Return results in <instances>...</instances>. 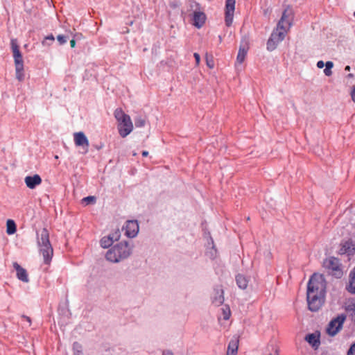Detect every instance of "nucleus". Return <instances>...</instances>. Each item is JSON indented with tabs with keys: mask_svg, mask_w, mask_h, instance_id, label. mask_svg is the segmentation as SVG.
Masks as SVG:
<instances>
[{
	"mask_svg": "<svg viewBox=\"0 0 355 355\" xmlns=\"http://www.w3.org/2000/svg\"><path fill=\"white\" fill-rule=\"evenodd\" d=\"M325 282L323 276L313 274L307 286V302L311 311H318L324 301Z\"/></svg>",
	"mask_w": 355,
	"mask_h": 355,
	"instance_id": "f257e3e1",
	"label": "nucleus"
},
{
	"mask_svg": "<svg viewBox=\"0 0 355 355\" xmlns=\"http://www.w3.org/2000/svg\"><path fill=\"white\" fill-rule=\"evenodd\" d=\"M293 12L291 9H285L277 25V28L272 31L267 42V49L268 51H272L275 50L278 44L284 39L291 26Z\"/></svg>",
	"mask_w": 355,
	"mask_h": 355,
	"instance_id": "f03ea898",
	"label": "nucleus"
},
{
	"mask_svg": "<svg viewBox=\"0 0 355 355\" xmlns=\"http://www.w3.org/2000/svg\"><path fill=\"white\" fill-rule=\"evenodd\" d=\"M114 117L116 120L117 130L119 135L125 138L133 130V124L129 115L126 114L121 108L114 111Z\"/></svg>",
	"mask_w": 355,
	"mask_h": 355,
	"instance_id": "7ed1b4c3",
	"label": "nucleus"
},
{
	"mask_svg": "<svg viewBox=\"0 0 355 355\" xmlns=\"http://www.w3.org/2000/svg\"><path fill=\"white\" fill-rule=\"evenodd\" d=\"M37 243L44 263L49 264L51 261L53 250L49 241V232L46 228H43L38 234Z\"/></svg>",
	"mask_w": 355,
	"mask_h": 355,
	"instance_id": "20e7f679",
	"label": "nucleus"
},
{
	"mask_svg": "<svg viewBox=\"0 0 355 355\" xmlns=\"http://www.w3.org/2000/svg\"><path fill=\"white\" fill-rule=\"evenodd\" d=\"M10 44L15 62L16 78L19 81H22L24 78L22 55L19 51V47L16 39H12Z\"/></svg>",
	"mask_w": 355,
	"mask_h": 355,
	"instance_id": "39448f33",
	"label": "nucleus"
},
{
	"mask_svg": "<svg viewBox=\"0 0 355 355\" xmlns=\"http://www.w3.org/2000/svg\"><path fill=\"white\" fill-rule=\"evenodd\" d=\"M133 245L128 241H121L116 244L112 248V254L114 259L112 262H119L127 259L132 253Z\"/></svg>",
	"mask_w": 355,
	"mask_h": 355,
	"instance_id": "423d86ee",
	"label": "nucleus"
},
{
	"mask_svg": "<svg viewBox=\"0 0 355 355\" xmlns=\"http://www.w3.org/2000/svg\"><path fill=\"white\" fill-rule=\"evenodd\" d=\"M323 266L329 270V272L336 277L343 275L339 260L335 257H329L324 261Z\"/></svg>",
	"mask_w": 355,
	"mask_h": 355,
	"instance_id": "0eeeda50",
	"label": "nucleus"
},
{
	"mask_svg": "<svg viewBox=\"0 0 355 355\" xmlns=\"http://www.w3.org/2000/svg\"><path fill=\"white\" fill-rule=\"evenodd\" d=\"M344 315H338L336 318L333 319L327 326V333L331 336H335L341 329L343 322L345 320Z\"/></svg>",
	"mask_w": 355,
	"mask_h": 355,
	"instance_id": "6e6552de",
	"label": "nucleus"
},
{
	"mask_svg": "<svg viewBox=\"0 0 355 355\" xmlns=\"http://www.w3.org/2000/svg\"><path fill=\"white\" fill-rule=\"evenodd\" d=\"M236 0H226L225 1V24L230 26L233 21Z\"/></svg>",
	"mask_w": 355,
	"mask_h": 355,
	"instance_id": "1a4fd4ad",
	"label": "nucleus"
},
{
	"mask_svg": "<svg viewBox=\"0 0 355 355\" xmlns=\"http://www.w3.org/2000/svg\"><path fill=\"white\" fill-rule=\"evenodd\" d=\"M123 231L125 232V235L129 238L135 237L139 232V225L137 220H128L125 225L123 227Z\"/></svg>",
	"mask_w": 355,
	"mask_h": 355,
	"instance_id": "9d476101",
	"label": "nucleus"
},
{
	"mask_svg": "<svg viewBox=\"0 0 355 355\" xmlns=\"http://www.w3.org/2000/svg\"><path fill=\"white\" fill-rule=\"evenodd\" d=\"M73 139L76 146H82L87 151L89 143V140L83 132H78L73 134Z\"/></svg>",
	"mask_w": 355,
	"mask_h": 355,
	"instance_id": "9b49d317",
	"label": "nucleus"
},
{
	"mask_svg": "<svg viewBox=\"0 0 355 355\" xmlns=\"http://www.w3.org/2000/svg\"><path fill=\"white\" fill-rule=\"evenodd\" d=\"M24 182L28 188L33 189L42 183V178L39 175L35 174L33 176H26Z\"/></svg>",
	"mask_w": 355,
	"mask_h": 355,
	"instance_id": "f8f14e48",
	"label": "nucleus"
},
{
	"mask_svg": "<svg viewBox=\"0 0 355 355\" xmlns=\"http://www.w3.org/2000/svg\"><path fill=\"white\" fill-rule=\"evenodd\" d=\"M206 20L205 14L201 11H195L193 16V25L197 28L202 27Z\"/></svg>",
	"mask_w": 355,
	"mask_h": 355,
	"instance_id": "ddd939ff",
	"label": "nucleus"
},
{
	"mask_svg": "<svg viewBox=\"0 0 355 355\" xmlns=\"http://www.w3.org/2000/svg\"><path fill=\"white\" fill-rule=\"evenodd\" d=\"M13 267L17 271V278L24 282H28V277L26 270L21 267L17 262L13 263Z\"/></svg>",
	"mask_w": 355,
	"mask_h": 355,
	"instance_id": "4468645a",
	"label": "nucleus"
},
{
	"mask_svg": "<svg viewBox=\"0 0 355 355\" xmlns=\"http://www.w3.org/2000/svg\"><path fill=\"white\" fill-rule=\"evenodd\" d=\"M340 251L341 254H352L355 252V245L352 241L348 240L342 244Z\"/></svg>",
	"mask_w": 355,
	"mask_h": 355,
	"instance_id": "2eb2a0df",
	"label": "nucleus"
},
{
	"mask_svg": "<svg viewBox=\"0 0 355 355\" xmlns=\"http://www.w3.org/2000/svg\"><path fill=\"white\" fill-rule=\"evenodd\" d=\"M239 347V339L234 338L232 339L228 345L227 355H236Z\"/></svg>",
	"mask_w": 355,
	"mask_h": 355,
	"instance_id": "dca6fc26",
	"label": "nucleus"
},
{
	"mask_svg": "<svg viewBox=\"0 0 355 355\" xmlns=\"http://www.w3.org/2000/svg\"><path fill=\"white\" fill-rule=\"evenodd\" d=\"M215 295L213 297V303L216 306L221 305L224 302L223 290L221 287L214 290Z\"/></svg>",
	"mask_w": 355,
	"mask_h": 355,
	"instance_id": "f3484780",
	"label": "nucleus"
},
{
	"mask_svg": "<svg viewBox=\"0 0 355 355\" xmlns=\"http://www.w3.org/2000/svg\"><path fill=\"white\" fill-rule=\"evenodd\" d=\"M248 50V47L247 44L245 45H241L239 48V53L236 58V62L239 64H241L246 56L247 52Z\"/></svg>",
	"mask_w": 355,
	"mask_h": 355,
	"instance_id": "a211bd4d",
	"label": "nucleus"
},
{
	"mask_svg": "<svg viewBox=\"0 0 355 355\" xmlns=\"http://www.w3.org/2000/svg\"><path fill=\"white\" fill-rule=\"evenodd\" d=\"M305 340L313 347L317 348L320 345L318 336L314 334H308L305 337Z\"/></svg>",
	"mask_w": 355,
	"mask_h": 355,
	"instance_id": "6ab92c4d",
	"label": "nucleus"
},
{
	"mask_svg": "<svg viewBox=\"0 0 355 355\" xmlns=\"http://www.w3.org/2000/svg\"><path fill=\"white\" fill-rule=\"evenodd\" d=\"M347 290L351 293H355V267L349 275V282Z\"/></svg>",
	"mask_w": 355,
	"mask_h": 355,
	"instance_id": "aec40b11",
	"label": "nucleus"
},
{
	"mask_svg": "<svg viewBox=\"0 0 355 355\" xmlns=\"http://www.w3.org/2000/svg\"><path fill=\"white\" fill-rule=\"evenodd\" d=\"M236 281L238 286L241 289H245L248 286V280L247 278L242 275H238L236 277Z\"/></svg>",
	"mask_w": 355,
	"mask_h": 355,
	"instance_id": "412c9836",
	"label": "nucleus"
},
{
	"mask_svg": "<svg viewBox=\"0 0 355 355\" xmlns=\"http://www.w3.org/2000/svg\"><path fill=\"white\" fill-rule=\"evenodd\" d=\"M6 232L8 234H12L15 233L17 229H16V224L12 220H8L6 223Z\"/></svg>",
	"mask_w": 355,
	"mask_h": 355,
	"instance_id": "4be33fe9",
	"label": "nucleus"
},
{
	"mask_svg": "<svg viewBox=\"0 0 355 355\" xmlns=\"http://www.w3.org/2000/svg\"><path fill=\"white\" fill-rule=\"evenodd\" d=\"M100 245L104 249L111 247V235L103 236L100 241Z\"/></svg>",
	"mask_w": 355,
	"mask_h": 355,
	"instance_id": "5701e85b",
	"label": "nucleus"
},
{
	"mask_svg": "<svg viewBox=\"0 0 355 355\" xmlns=\"http://www.w3.org/2000/svg\"><path fill=\"white\" fill-rule=\"evenodd\" d=\"M95 202H96V197L92 196H89L83 198L81 200V203L85 206H87L90 204H94Z\"/></svg>",
	"mask_w": 355,
	"mask_h": 355,
	"instance_id": "b1692460",
	"label": "nucleus"
},
{
	"mask_svg": "<svg viewBox=\"0 0 355 355\" xmlns=\"http://www.w3.org/2000/svg\"><path fill=\"white\" fill-rule=\"evenodd\" d=\"M325 69L324 73L326 76H329L332 74L331 69L334 67V64L331 61H328L325 63Z\"/></svg>",
	"mask_w": 355,
	"mask_h": 355,
	"instance_id": "393cba45",
	"label": "nucleus"
},
{
	"mask_svg": "<svg viewBox=\"0 0 355 355\" xmlns=\"http://www.w3.org/2000/svg\"><path fill=\"white\" fill-rule=\"evenodd\" d=\"M55 40L54 36L53 35H49L44 37V40L42 41V45H48L50 46L53 41Z\"/></svg>",
	"mask_w": 355,
	"mask_h": 355,
	"instance_id": "a878e982",
	"label": "nucleus"
},
{
	"mask_svg": "<svg viewBox=\"0 0 355 355\" xmlns=\"http://www.w3.org/2000/svg\"><path fill=\"white\" fill-rule=\"evenodd\" d=\"M135 124L137 128L144 127L146 124V120L141 117H137L135 119Z\"/></svg>",
	"mask_w": 355,
	"mask_h": 355,
	"instance_id": "bb28decb",
	"label": "nucleus"
},
{
	"mask_svg": "<svg viewBox=\"0 0 355 355\" xmlns=\"http://www.w3.org/2000/svg\"><path fill=\"white\" fill-rule=\"evenodd\" d=\"M206 63L209 68L212 69L214 67V62L211 55L206 54Z\"/></svg>",
	"mask_w": 355,
	"mask_h": 355,
	"instance_id": "cd10ccee",
	"label": "nucleus"
},
{
	"mask_svg": "<svg viewBox=\"0 0 355 355\" xmlns=\"http://www.w3.org/2000/svg\"><path fill=\"white\" fill-rule=\"evenodd\" d=\"M73 349L74 351V354L78 355L82 352V346L78 343H74L73 345Z\"/></svg>",
	"mask_w": 355,
	"mask_h": 355,
	"instance_id": "c85d7f7f",
	"label": "nucleus"
},
{
	"mask_svg": "<svg viewBox=\"0 0 355 355\" xmlns=\"http://www.w3.org/2000/svg\"><path fill=\"white\" fill-rule=\"evenodd\" d=\"M231 315V311L229 307H226L223 309V318L224 320H227L230 318Z\"/></svg>",
	"mask_w": 355,
	"mask_h": 355,
	"instance_id": "c756f323",
	"label": "nucleus"
},
{
	"mask_svg": "<svg viewBox=\"0 0 355 355\" xmlns=\"http://www.w3.org/2000/svg\"><path fill=\"white\" fill-rule=\"evenodd\" d=\"M57 40H58L59 44L61 45L65 44L67 41V37L62 35H58Z\"/></svg>",
	"mask_w": 355,
	"mask_h": 355,
	"instance_id": "7c9ffc66",
	"label": "nucleus"
},
{
	"mask_svg": "<svg viewBox=\"0 0 355 355\" xmlns=\"http://www.w3.org/2000/svg\"><path fill=\"white\" fill-rule=\"evenodd\" d=\"M347 355H355V343L349 349Z\"/></svg>",
	"mask_w": 355,
	"mask_h": 355,
	"instance_id": "2f4dec72",
	"label": "nucleus"
},
{
	"mask_svg": "<svg viewBox=\"0 0 355 355\" xmlns=\"http://www.w3.org/2000/svg\"><path fill=\"white\" fill-rule=\"evenodd\" d=\"M350 96L353 102L355 103V85L352 88Z\"/></svg>",
	"mask_w": 355,
	"mask_h": 355,
	"instance_id": "473e14b6",
	"label": "nucleus"
},
{
	"mask_svg": "<svg viewBox=\"0 0 355 355\" xmlns=\"http://www.w3.org/2000/svg\"><path fill=\"white\" fill-rule=\"evenodd\" d=\"M193 56H194L195 60H196V65H198L199 63H200V55L198 53H195L193 54Z\"/></svg>",
	"mask_w": 355,
	"mask_h": 355,
	"instance_id": "72a5a7b5",
	"label": "nucleus"
},
{
	"mask_svg": "<svg viewBox=\"0 0 355 355\" xmlns=\"http://www.w3.org/2000/svg\"><path fill=\"white\" fill-rule=\"evenodd\" d=\"M21 318L25 320L26 321H27L28 322V326H31V320L30 317L23 315L21 316Z\"/></svg>",
	"mask_w": 355,
	"mask_h": 355,
	"instance_id": "f704fd0d",
	"label": "nucleus"
},
{
	"mask_svg": "<svg viewBox=\"0 0 355 355\" xmlns=\"http://www.w3.org/2000/svg\"><path fill=\"white\" fill-rule=\"evenodd\" d=\"M325 65V64L324 63L323 61L320 60V61H318V63H317V67L319 68V69H322L324 67V66Z\"/></svg>",
	"mask_w": 355,
	"mask_h": 355,
	"instance_id": "c9c22d12",
	"label": "nucleus"
},
{
	"mask_svg": "<svg viewBox=\"0 0 355 355\" xmlns=\"http://www.w3.org/2000/svg\"><path fill=\"white\" fill-rule=\"evenodd\" d=\"M178 6H179L178 5V2L176 1H175L174 2H171L170 3V6L171 8H177Z\"/></svg>",
	"mask_w": 355,
	"mask_h": 355,
	"instance_id": "e433bc0d",
	"label": "nucleus"
},
{
	"mask_svg": "<svg viewBox=\"0 0 355 355\" xmlns=\"http://www.w3.org/2000/svg\"><path fill=\"white\" fill-rule=\"evenodd\" d=\"M347 311H349V310H354V311H355V304H352L349 305V306H347ZM354 313H355V312H354Z\"/></svg>",
	"mask_w": 355,
	"mask_h": 355,
	"instance_id": "4c0bfd02",
	"label": "nucleus"
},
{
	"mask_svg": "<svg viewBox=\"0 0 355 355\" xmlns=\"http://www.w3.org/2000/svg\"><path fill=\"white\" fill-rule=\"evenodd\" d=\"M110 254H111V250L109 249L105 254V257L107 260H110Z\"/></svg>",
	"mask_w": 355,
	"mask_h": 355,
	"instance_id": "58836bf2",
	"label": "nucleus"
},
{
	"mask_svg": "<svg viewBox=\"0 0 355 355\" xmlns=\"http://www.w3.org/2000/svg\"><path fill=\"white\" fill-rule=\"evenodd\" d=\"M162 355H174L173 353L169 350L164 351Z\"/></svg>",
	"mask_w": 355,
	"mask_h": 355,
	"instance_id": "ea45409f",
	"label": "nucleus"
},
{
	"mask_svg": "<svg viewBox=\"0 0 355 355\" xmlns=\"http://www.w3.org/2000/svg\"><path fill=\"white\" fill-rule=\"evenodd\" d=\"M70 46L71 48H74L76 46V41L74 40H71L70 41Z\"/></svg>",
	"mask_w": 355,
	"mask_h": 355,
	"instance_id": "a19ab883",
	"label": "nucleus"
},
{
	"mask_svg": "<svg viewBox=\"0 0 355 355\" xmlns=\"http://www.w3.org/2000/svg\"><path fill=\"white\" fill-rule=\"evenodd\" d=\"M148 155V151L144 150V151L142 152V155L144 157H146Z\"/></svg>",
	"mask_w": 355,
	"mask_h": 355,
	"instance_id": "79ce46f5",
	"label": "nucleus"
},
{
	"mask_svg": "<svg viewBox=\"0 0 355 355\" xmlns=\"http://www.w3.org/2000/svg\"><path fill=\"white\" fill-rule=\"evenodd\" d=\"M345 71H349L350 70V67L349 66H346L345 68Z\"/></svg>",
	"mask_w": 355,
	"mask_h": 355,
	"instance_id": "37998d69",
	"label": "nucleus"
},
{
	"mask_svg": "<svg viewBox=\"0 0 355 355\" xmlns=\"http://www.w3.org/2000/svg\"><path fill=\"white\" fill-rule=\"evenodd\" d=\"M353 77V74L352 73H349L347 75V78H352Z\"/></svg>",
	"mask_w": 355,
	"mask_h": 355,
	"instance_id": "c03bdc74",
	"label": "nucleus"
},
{
	"mask_svg": "<svg viewBox=\"0 0 355 355\" xmlns=\"http://www.w3.org/2000/svg\"><path fill=\"white\" fill-rule=\"evenodd\" d=\"M55 159H58V155H55Z\"/></svg>",
	"mask_w": 355,
	"mask_h": 355,
	"instance_id": "a18cd8bd",
	"label": "nucleus"
},
{
	"mask_svg": "<svg viewBox=\"0 0 355 355\" xmlns=\"http://www.w3.org/2000/svg\"><path fill=\"white\" fill-rule=\"evenodd\" d=\"M270 355H272V354H270Z\"/></svg>",
	"mask_w": 355,
	"mask_h": 355,
	"instance_id": "49530a36",
	"label": "nucleus"
}]
</instances>
